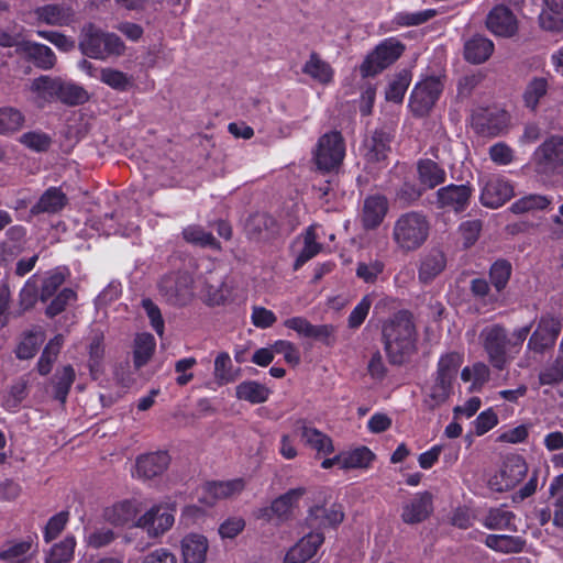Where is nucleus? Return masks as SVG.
<instances>
[{
  "label": "nucleus",
  "mask_w": 563,
  "mask_h": 563,
  "mask_svg": "<svg viewBox=\"0 0 563 563\" xmlns=\"http://www.w3.org/2000/svg\"><path fill=\"white\" fill-rule=\"evenodd\" d=\"M529 332V325L515 329L511 335L499 324L485 327L479 338L490 365L498 371L505 369L520 352Z\"/></svg>",
  "instance_id": "f257e3e1"
},
{
  "label": "nucleus",
  "mask_w": 563,
  "mask_h": 563,
  "mask_svg": "<svg viewBox=\"0 0 563 563\" xmlns=\"http://www.w3.org/2000/svg\"><path fill=\"white\" fill-rule=\"evenodd\" d=\"M385 351L393 363H402L417 349V331L410 312L402 310L383 324Z\"/></svg>",
  "instance_id": "f03ea898"
},
{
  "label": "nucleus",
  "mask_w": 563,
  "mask_h": 563,
  "mask_svg": "<svg viewBox=\"0 0 563 563\" xmlns=\"http://www.w3.org/2000/svg\"><path fill=\"white\" fill-rule=\"evenodd\" d=\"M430 230L431 222L427 214L421 211H407L395 220L391 239L399 251L410 253L423 246Z\"/></svg>",
  "instance_id": "7ed1b4c3"
},
{
  "label": "nucleus",
  "mask_w": 563,
  "mask_h": 563,
  "mask_svg": "<svg viewBox=\"0 0 563 563\" xmlns=\"http://www.w3.org/2000/svg\"><path fill=\"white\" fill-rule=\"evenodd\" d=\"M79 49L89 58L107 60L123 55L125 45L117 34L106 32L89 23L81 30Z\"/></svg>",
  "instance_id": "20e7f679"
},
{
  "label": "nucleus",
  "mask_w": 563,
  "mask_h": 563,
  "mask_svg": "<svg viewBox=\"0 0 563 563\" xmlns=\"http://www.w3.org/2000/svg\"><path fill=\"white\" fill-rule=\"evenodd\" d=\"M405 45L396 37L382 41L360 67L363 77L375 76L395 63L404 53Z\"/></svg>",
  "instance_id": "39448f33"
},
{
  "label": "nucleus",
  "mask_w": 563,
  "mask_h": 563,
  "mask_svg": "<svg viewBox=\"0 0 563 563\" xmlns=\"http://www.w3.org/2000/svg\"><path fill=\"white\" fill-rule=\"evenodd\" d=\"M417 175L419 188L405 185L400 189L399 197L406 202L417 200L422 195V191L433 189L441 185L446 177L445 170L432 159H420L417 163Z\"/></svg>",
  "instance_id": "423d86ee"
},
{
  "label": "nucleus",
  "mask_w": 563,
  "mask_h": 563,
  "mask_svg": "<svg viewBox=\"0 0 563 563\" xmlns=\"http://www.w3.org/2000/svg\"><path fill=\"white\" fill-rule=\"evenodd\" d=\"M345 156V143L340 132L333 131L320 136L313 159L319 169L334 170L336 169Z\"/></svg>",
  "instance_id": "0eeeda50"
},
{
  "label": "nucleus",
  "mask_w": 563,
  "mask_h": 563,
  "mask_svg": "<svg viewBox=\"0 0 563 563\" xmlns=\"http://www.w3.org/2000/svg\"><path fill=\"white\" fill-rule=\"evenodd\" d=\"M526 460L517 454L507 456L499 470L488 479V486L495 492H506L517 486L527 475Z\"/></svg>",
  "instance_id": "6e6552de"
},
{
  "label": "nucleus",
  "mask_w": 563,
  "mask_h": 563,
  "mask_svg": "<svg viewBox=\"0 0 563 563\" xmlns=\"http://www.w3.org/2000/svg\"><path fill=\"white\" fill-rule=\"evenodd\" d=\"M175 522V506L158 504L152 506L142 516H139L134 527L141 528L150 537H159L168 531Z\"/></svg>",
  "instance_id": "1a4fd4ad"
},
{
  "label": "nucleus",
  "mask_w": 563,
  "mask_h": 563,
  "mask_svg": "<svg viewBox=\"0 0 563 563\" xmlns=\"http://www.w3.org/2000/svg\"><path fill=\"white\" fill-rule=\"evenodd\" d=\"M562 327L560 318L551 314L542 316L529 338L527 350L538 354L544 353L554 345Z\"/></svg>",
  "instance_id": "9d476101"
},
{
  "label": "nucleus",
  "mask_w": 563,
  "mask_h": 563,
  "mask_svg": "<svg viewBox=\"0 0 563 563\" xmlns=\"http://www.w3.org/2000/svg\"><path fill=\"white\" fill-rule=\"evenodd\" d=\"M443 85L437 77H429L418 82L410 96L409 106L413 113L423 115L434 106L441 95Z\"/></svg>",
  "instance_id": "9b49d317"
},
{
  "label": "nucleus",
  "mask_w": 563,
  "mask_h": 563,
  "mask_svg": "<svg viewBox=\"0 0 563 563\" xmlns=\"http://www.w3.org/2000/svg\"><path fill=\"white\" fill-rule=\"evenodd\" d=\"M534 158L539 173L563 172V136H551L536 151Z\"/></svg>",
  "instance_id": "f8f14e48"
},
{
  "label": "nucleus",
  "mask_w": 563,
  "mask_h": 563,
  "mask_svg": "<svg viewBox=\"0 0 563 563\" xmlns=\"http://www.w3.org/2000/svg\"><path fill=\"white\" fill-rule=\"evenodd\" d=\"M192 278L187 273H173L159 283V290L174 305H185L192 296Z\"/></svg>",
  "instance_id": "ddd939ff"
},
{
  "label": "nucleus",
  "mask_w": 563,
  "mask_h": 563,
  "mask_svg": "<svg viewBox=\"0 0 563 563\" xmlns=\"http://www.w3.org/2000/svg\"><path fill=\"white\" fill-rule=\"evenodd\" d=\"M482 184L479 199L487 208H499L514 196L512 185L500 176H489Z\"/></svg>",
  "instance_id": "4468645a"
},
{
  "label": "nucleus",
  "mask_w": 563,
  "mask_h": 563,
  "mask_svg": "<svg viewBox=\"0 0 563 563\" xmlns=\"http://www.w3.org/2000/svg\"><path fill=\"white\" fill-rule=\"evenodd\" d=\"M245 487L242 478L211 482L202 486L198 500L205 507H212L219 500L239 495Z\"/></svg>",
  "instance_id": "2eb2a0df"
},
{
  "label": "nucleus",
  "mask_w": 563,
  "mask_h": 563,
  "mask_svg": "<svg viewBox=\"0 0 563 563\" xmlns=\"http://www.w3.org/2000/svg\"><path fill=\"white\" fill-rule=\"evenodd\" d=\"M37 551V536L22 540H10L0 549V561L4 563H29Z\"/></svg>",
  "instance_id": "dca6fc26"
},
{
  "label": "nucleus",
  "mask_w": 563,
  "mask_h": 563,
  "mask_svg": "<svg viewBox=\"0 0 563 563\" xmlns=\"http://www.w3.org/2000/svg\"><path fill=\"white\" fill-rule=\"evenodd\" d=\"M296 434L300 437L305 445L316 451L319 456L334 452L332 439L305 420L297 422Z\"/></svg>",
  "instance_id": "f3484780"
},
{
  "label": "nucleus",
  "mask_w": 563,
  "mask_h": 563,
  "mask_svg": "<svg viewBox=\"0 0 563 563\" xmlns=\"http://www.w3.org/2000/svg\"><path fill=\"white\" fill-rule=\"evenodd\" d=\"M232 289V285L223 279L222 274L211 273L203 282L200 297L208 306H220L230 299Z\"/></svg>",
  "instance_id": "a211bd4d"
},
{
  "label": "nucleus",
  "mask_w": 563,
  "mask_h": 563,
  "mask_svg": "<svg viewBox=\"0 0 563 563\" xmlns=\"http://www.w3.org/2000/svg\"><path fill=\"white\" fill-rule=\"evenodd\" d=\"M305 493L306 489L303 487L288 490L276 498L269 507L258 509L257 518L271 520L275 516L280 520L286 519Z\"/></svg>",
  "instance_id": "6ab92c4d"
},
{
  "label": "nucleus",
  "mask_w": 563,
  "mask_h": 563,
  "mask_svg": "<svg viewBox=\"0 0 563 563\" xmlns=\"http://www.w3.org/2000/svg\"><path fill=\"white\" fill-rule=\"evenodd\" d=\"M323 541L324 536L319 530L307 533L287 551L284 563L307 562L314 556Z\"/></svg>",
  "instance_id": "aec40b11"
},
{
  "label": "nucleus",
  "mask_w": 563,
  "mask_h": 563,
  "mask_svg": "<svg viewBox=\"0 0 563 563\" xmlns=\"http://www.w3.org/2000/svg\"><path fill=\"white\" fill-rule=\"evenodd\" d=\"M487 29L497 36L511 37L518 31V20L505 5H496L486 19Z\"/></svg>",
  "instance_id": "412c9836"
},
{
  "label": "nucleus",
  "mask_w": 563,
  "mask_h": 563,
  "mask_svg": "<svg viewBox=\"0 0 563 563\" xmlns=\"http://www.w3.org/2000/svg\"><path fill=\"white\" fill-rule=\"evenodd\" d=\"M209 550L208 538L198 532H190L180 540L181 563H206Z\"/></svg>",
  "instance_id": "4be33fe9"
},
{
  "label": "nucleus",
  "mask_w": 563,
  "mask_h": 563,
  "mask_svg": "<svg viewBox=\"0 0 563 563\" xmlns=\"http://www.w3.org/2000/svg\"><path fill=\"white\" fill-rule=\"evenodd\" d=\"M433 511V497L429 492L417 493L402 506L401 519L408 525L426 520Z\"/></svg>",
  "instance_id": "5701e85b"
},
{
  "label": "nucleus",
  "mask_w": 563,
  "mask_h": 563,
  "mask_svg": "<svg viewBox=\"0 0 563 563\" xmlns=\"http://www.w3.org/2000/svg\"><path fill=\"white\" fill-rule=\"evenodd\" d=\"M472 188L467 185H449L442 187L437 192V203L440 208H446L456 212L466 209Z\"/></svg>",
  "instance_id": "b1692460"
},
{
  "label": "nucleus",
  "mask_w": 563,
  "mask_h": 563,
  "mask_svg": "<svg viewBox=\"0 0 563 563\" xmlns=\"http://www.w3.org/2000/svg\"><path fill=\"white\" fill-rule=\"evenodd\" d=\"M143 508V503L140 498L133 497L121 500L114 504L111 508L106 510V518L118 526H124L137 520V516Z\"/></svg>",
  "instance_id": "393cba45"
},
{
  "label": "nucleus",
  "mask_w": 563,
  "mask_h": 563,
  "mask_svg": "<svg viewBox=\"0 0 563 563\" xmlns=\"http://www.w3.org/2000/svg\"><path fill=\"white\" fill-rule=\"evenodd\" d=\"M454 384L433 374L430 382L423 387V405L428 409H435L446 402L453 394Z\"/></svg>",
  "instance_id": "a878e982"
},
{
  "label": "nucleus",
  "mask_w": 563,
  "mask_h": 563,
  "mask_svg": "<svg viewBox=\"0 0 563 563\" xmlns=\"http://www.w3.org/2000/svg\"><path fill=\"white\" fill-rule=\"evenodd\" d=\"M388 212V201L384 196H368L363 203L361 221L367 230L376 229Z\"/></svg>",
  "instance_id": "bb28decb"
},
{
  "label": "nucleus",
  "mask_w": 563,
  "mask_h": 563,
  "mask_svg": "<svg viewBox=\"0 0 563 563\" xmlns=\"http://www.w3.org/2000/svg\"><path fill=\"white\" fill-rule=\"evenodd\" d=\"M169 464V456L166 452H155L137 457L135 463V475L142 479H151L164 473Z\"/></svg>",
  "instance_id": "cd10ccee"
},
{
  "label": "nucleus",
  "mask_w": 563,
  "mask_h": 563,
  "mask_svg": "<svg viewBox=\"0 0 563 563\" xmlns=\"http://www.w3.org/2000/svg\"><path fill=\"white\" fill-rule=\"evenodd\" d=\"M344 518L343 508L339 504L330 506H314L310 509L307 518L311 528L335 527L342 522Z\"/></svg>",
  "instance_id": "c85d7f7f"
},
{
  "label": "nucleus",
  "mask_w": 563,
  "mask_h": 563,
  "mask_svg": "<svg viewBox=\"0 0 563 563\" xmlns=\"http://www.w3.org/2000/svg\"><path fill=\"white\" fill-rule=\"evenodd\" d=\"M34 14L38 22L55 26H67L75 20L74 10L70 7L58 4L38 7Z\"/></svg>",
  "instance_id": "c756f323"
},
{
  "label": "nucleus",
  "mask_w": 563,
  "mask_h": 563,
  "mask_svg": "<svg viewBox=\"0 0 563 563\" xmlns=\"http://www.w3.org/2000/svg\"><path fill=\"white\" fill-rule=\"evenodd\" d=\"M516 515L505 506L494 507L482 517L481 523L489 530L516 531Z\"/></svg>",
  "instance_id": "7c9ffc66"
},
{
  "label": "nucleus",
  "mask_w": 563,
  "mask_h": 563,
  "mask_svg": "<svg viewBox=\"0 0 563 563\" xmlns=\"http://www.w3.org/2000/svg\"><path fill=\"white\" fill-rule=\"evenodd\" d=\"M66 203L67 197L62 191V189L56 187H49L42 194L37 202L32 206L30 211L32 214H54L62 211Z\"/></svg>",
  "instance_id": "2f4dec72"
},
{
  "label": "nucleus",
  "mask_w": 563,
  "mask_h": 563,
  "mask_svg": "<svg viewBox=\"0 0 563 563\" xmlns=\"http://www.w3.org/2000/svg\"><path fill=\"white\" fill-rule=\"evenodd\" d=\"M19 51L42 69H51L56 63L54 52L46 45L35 42H22Z\"/></svg>",
  "instance_id": "473e14b6"
},
{
  "label": "nucleus",
  "mask_w": 563,
  "mask_h": 563,
  "mask_svg": "<svg viewBox=\"0 0 563 563\" xmlns=\"http://www.w3.org/2000/svg\"><path fill=\"white\" fill-rule=\"evenodd\" d=\"M474 122L479 132L498 135L507 129L509 115L503 110L487 111L484 115H476Z\"/></svg>",
  "instance_id": "72a5a7b5"
},
{
  "label": "nucleus",
  "mask_w": 563,
  "mask_h": 563,
  "mask_svg": "<svg viewBox=\"0 0 563 563\" xmlns=\"http://www.w3.org/2000/svg\"><path fill=\"white\" fill-rule=\"evenodd\" d=\"M490 379V369L484 362H475L461 371V380L468 383V391H481Z\"/></svg>",
  "instance_id": "f704fd0d"
},
{
  "label": "nucleus",
  "mask_w": 563,
  "mask_h": 563,
  "mask_svg": "<svg viewBox=\"0 0 563 563\" xmlns=\"http://www.w3.org/2000/svg\"><path fill=\"white\" fill-rule=\"evenodd\" d=\"M494 52V43L482 35H475L464 44V57L472 64H482Z\"/></svg>",
  "instance_id": "c9c22d12"
},
{
  "label": "nucleus",
  "mask_w": 563,
  "mask_h": 563,
  "mask_svg": "<svg viewBox=\"0 0 563 563\" xmlns=\"http://www.w3.org/2000/svg\"><path fill=\"white\" fill-rule=\"evenodd\" d=\"M445 264V256L440 250L429 251L420 260L419 279L422 283L432 280L444 269Z\"/></svg>",
  "instance_id": "e433bc0d"
},
{
  "label": "nucleus",
  "mask_w": 563,
  "mask_h": 563,
  "mask_svg": "<svg viewBox=\"0 0 563 563\" xmlns=\"http://www.w3.org/2000/svg\"><path fill=\"white\" fill-rule=\"evenodd\" d=\"M484 542L487 548L504 554L519 553L526 545L521 537L508 534H488Z\"/></svg>",
  "instance_id": "4c0bfd02"
},
{
  "label": "nucleus",
  "mask_w": 563,
  "mask_h": 563,
  "mask_svg": "<svg viewBox=\"0 0 563 563\" xmlns=\"http://www.w3.org/2000/svg\"><path fill=\"white\" fill-rule=\"evenodd\" d=\"M464 363V353L451 351L442 354L437 364L435 375L454 384L459 368Z\"/></svg>",
  "instance_id": "58836bf2"
},
{
  "label": "nucleus",
  "mask_w": 563,
  "mask_h": 563,
  "mask_svg": "<svg viewBox=\"0 0 563 563\" xmlns=\"http://www.w3.org/2000/svg\"><path fill=\"white\" fill-rule=\"evenodd\" d=\"M59 78L41 76L31 84V91L34 95V101L38 107H43L54 97H57Z\"/></svg>",
  "instance_id": "ea45409f"
},
{
  "label": "nucleus",
  "mask_w": 563,
  "mask_h": 563,
  "mask_svg": "<svg viewBox=\"0 0 563 563\" xmlns=\"http://www.w3.org/2000/svg\"><path fill=\"white\" fill-rule=\"evenodd\" d=\"M302 71L311 77L313 80L322 85H328L332 81L334 71L330 64L322 60L317 54H311L309 59L305 63Z\"/></svg>",
  "instance_id": "a19ab883"
},
{
  "label": "nucleus",
  "mask_w": 563,
  "mask_h": 563,
  "mask_svg": "<svg viewBox=\"0 0 563 563\" xmlns=\"http://www.w3.org/2000/svg\"><path fill=\"white\" fill-rule=\"evenodd\" d=\"M236 398L251 404H262L271 395V390L263 384L255 380H246L236 386Z\"/></svg>",
  "instance_id": "79ce46f5"
},
{
  "label": "nucleus",
  "mask_w": 563,
  "mask_h": 563,
  "mask_svg": "<svg viewBox=\"0 0 563 563\" xmlns=\"http://www.w3.org/2000/svg\"><path fill=\"white\" fill-rule=\"evenodd\" d=\"M366 157L371 162H380L385 159L389 150V134L383 130H377L372 137L366 141Z\"/></svg>",
  "instance_id": "37998d69"
},
{
  "label": "nucleus",
  "mask_w": 563,
  "mask_h": 563,
  "mask_svg": "<svg viewBox=\"0 0 563 563\" xmlns=\"http://www.w3.org/2000/svg\"><path fill=\"white\" fill-rule=\"evenodd\" d=\"M156 347L155 339L150 333L137 334L134 341V365L136 368L144 366L152 357Z\"/></svg>",
  "instance_id": "c03bdc74"
},
{
  "label": "nucleus",
  "mask_w": 563,
  "mask_h": 563,
  "mask_svg": "<svg viewBox=\"0 0 563 563\" xmlns=\"http://www.w3.org/2000/svg\"><path fill=\"white\" fill-rule=\"evenodd\" d=\"M57 98L67 104L76 106L86 102L89 98L84 87L73 82L59 79Z\"/></svg>",
  "instance_id": "a18cd8bd"
},
{
  "label": "nucleus",
  "mask_w": 563,
  "mask_h": 563,
  "mask_svg": "<svg viewBox=\"0 0 563 563\" xmlns=\"http://www.w3.org/2000/svg\"><path fill=\"white\" fill-rule=\"evenodd\" d=\"M551 202L552 200L549 197L533 194L525 196L515 201L510 206V210L516 214L534 212L547 209Z\"/></svg>",
  "instance_id": "49530a36"
},
{
  "label": "nucleus",
  "mask_w": 563,
  "mask_h": 563,
  "mask_svg": "<svg viewBox=\"0 0 563 563\" xmlns=\"http://www.w3.org/2000/svg\"><path fill=\"white\" fill-rule=\"evenodd\" d=\"M45 340L41 329L30 331L24 334L16 347V356L21 360L32 358Z\"/></svg>",
  "instance_id": "de8ad7c7"
},
{
  "label": "nucleus",
  "mask_w": 563,
  "mask_h": 563,
  "mask_svg": "<svg viewBox=\"0 0 563 563\" xmlns=\"http://www.w3.org/2000/svg\"><path fill=\"white\" fill-rule=\"evenodd\" d=\"M374 459L372 451L365 446L342 452L343 470L366 468Z\"/></svg>",
  "instance_id": "09e8293b"
},
{
  "label": "nucleus",
  "mask_w": 563,
  "mask_h": 563,
  "mask_svg": "<svg viewBox=\"0 0 563 563\" xmlns=\"http://www.w3.org/2000/svg\"><path fill=\"white\" fill-rule=\"evenodd\" d=\"M317 229L318 227L316 225H311L307 229L303 235V247L295 262L296 269H298L301 265H303L320 252L321 245L317 242Z\"/></svg>",
  "instance_id": "8fccbe9b"
},
{
  "label": "nucleus",
  "mask_w": 563,
  "mask_h": 563,
  "mask_svg": "<svg viewBox=\"0 0 563 563\" xmlns=\"http://www.w3.org/2000/svg\"><path fill=\"white\" fill-rule=\"evenodd\" d=\"M76 540L73 536L66 537L56 543L45 558V563H67L74 556Z\"/></svg>",
  "instance_id": "3c124183"
},
{
  "label": "nucleus",
  "mask_w": 563,
  "mask_h": 563,
  "mask_svg": "<svg viewBox=\"0 0 563 563\" xmlns=\"http://www.w3.org/2000/svg\"><path fill=\"white\" fill-rule=\"evenodd\" d=\"M99 80L110 88L119 91H125L132 85L130 76L121 70L110 67L100 68Z\"/></svg>",
  "instance_id": "603ef678"
},
{
  "label": "nucleus",
  "mask_w": 563,
  "mask_h": 563,
  "mask_svg": "<svg viewBox=\"0 0 563 563\" xmlns=\"http://www.w3.org/2000/svg\"><path fill=\"white\" fill-rule=\"evenodd\" d=\"M183 234L187 242L197 246L210 247L213 250L220 249V244L214 236L200 227L189 225L184 230Z\"/></svg>",
  "instance_id": "864d4df0"
},
{
  "label": "nucleus",
  "mask_w": 563,
  "mask_h": 563,
  "mask_svg": "<svg viewBox=\"0 0 563 563\" xmlns=\"http://www.w3.org/2000/svg\"><path fill=\"white\" fill-rule=\"evenodd\" d=\"M213 375L219 385H225L235 379L233 364L229 353L221 352L217 355Z\"/></svg>",
  "instance_id": "5fc2aeb1"
},
{
  "label": "nucleus",
  "mask_w": 563,
  "mask_h": 563,
  "mask_svg": "<svg viewBox=\"0 0 563 563\" xmlns=\"http://www.w3.org/2000/svg\"><path fill=\"white\" fill-rule=\"evenodd\" d=\"M435 15V11L432 9L421 10L417 12H398L394 19L393 24L396 26L405 27V26H416L420 25Z\"/></svg>",
  "instance_id": "6e6d98bb"
},
{
  "label": "nucleus",
  "mask_w": 563,
  "mask_h": 563,
  "mask_svg": "<svg viewBox=\"0 0 563 563\" xmlns=\"http://www.w3.org/2000/svg\"><path fill=\"white\" fill-rule=\"evenodd\" d=\"M62 344V335H56L47 343L37 363V369L40 374L46 375L51 372L52 365L57 357Z\"/></svg>",
  "instance_id": "4d7b16f0"
},
{
  "label": "nucleus",
  "mask_w": 563,
  "mask_h": 563,
  "mask_svg": "<svg viewBox=\"0 0 563 563\" xmlns=\"http://www.w3.org/2000/svg\"><path fill=\"white\" fill-rule=\"evenodd\" d=\"M75 380V371L70 365H66L56 374L55 398L65 402L69 389Z\"/></svg>",
  "instance_id": "13d9d810"
},
{
  "label": "nucleus",
  "mask_w": 563,
  "mask_h": 563,
  "mask_svg": "<svg viewBox=\"0 0 563 563\" xmlns=\"http://www.w3.org/2000/svg\"><path fill=\"white\" fill-rule=\"evenodd\" d=\"M102 334H96L89 344V369L92 378H97L104 355Z\"/></svg>",
  "instance_id": "bf43d9fd"
},
{
  "label": "nucleus",
  "mask_w": 563,
  "mask_h": 563,
  "mask_svg": "<svg viewBox=\"0 0 563 563\" xmlns=\"http://www.w3.org/2000/svg\"><path fill=\"white\" fill-rule=\"evenodd\" d=\"M548 82L544 78L532 79L526 88L523 99L530 109H536L540 99L547 93Z\"/></svg>",
  "instance_id": "052dcab7"
},
{
  "label": "nucleus",
  "mask_w": 563,
  "mask_h": 563,
  "mask_svg": "<svg viewBox=\"0 0 563 563\" xmlns=\"http://www.w3.org/2000/svg\"><path fill=\"white\" fill-rule=\"evenodd\" d=\"M24 123L23 114L13 108L0 110V133L14 132L22 128Z\"/></svg>",
  "instance_id": "680f3d73"
},
{
  "label": "nucleus",
  "mask_w": 563,
  "mask_h": 563,
  "mask_svg": "<svg viewBox=\"0 0 563 563\" xmlns=\"http://www.w3.org/2000/svg\"><path fill=\"white\" fill-rule=\"evenodd\" d=\"M385 264L379 260L360 262L356 267V276L365 283L373 284L383 273Z\"/></svg>",
  "instance_id": "e2e57ef3"
},
{
  "label": "nucleus",
  "mask_w": 563,
  "mask_h": 563,
  "mask_svg": "<svg viewBox=\"0 0 563 563\" xmlns=\"http://www.w3.org/2000/svg\"><path fill=\"white\" fill-rule=\"evenodd\" d=\"M65 277L66 274L64 268H57L56 271L49 272L43 280L41 300L46 301L49 297H52L55 291L63 285Z\"/></svg>",
  "instance_id": "0e129e2a"
},
{
  "label": "nucleus",
  "mask_w": 563,
  "mask_h": 563,
  "mask_svg": "<svg viewBox=\"0 0 563 563\" xmlns=\"http://www.w3.org/2000/svg\"><path fill=\"white\" fill-rule=\"evenodd\" d=\"M510 274L511 266L506 261H498L492 266L489 274L490 280L498 291L506 287Z\"/></svg>",
  "instance_id": "69168bd1"
},
{
  "label": "nucleus",
  "mask_w": 563,
  "mask_h": 563,
  "mask_svg": "<svg viewBox=\"0 0 563 563\" xmlns=\"http://www.w3.org/2000/svg\"><path fill=\"white\" fill-rule=\"evenodd\" d=\"M410 79L407 74L399 75L394 79L386 90V99L393 102H400L409 87Z\"/></svg>",
  "instance_id": "338daca9"
},
{
  "label": "nucleus",
  "mask_w": 563,
  "mask_h": 563,
  "mask_svg": "<svg viewBox=\"0 0 563 563\" xmlns=\"http://www.w3.org/2000/svg\"><path fill=\"white\" fill-rule=\"evenodd\" d=\"M562 13H554L545 5L539 15L540 26L550 32L559 33L563 30Z\"/></svg>",
  "instance_id": "774afa93"
}]
</instances>
